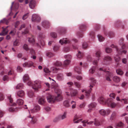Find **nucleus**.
I'll use <instances>...</instances> for the list:
<instances>
[{"mask_svg": "<svg viewBox=\"0 0 128 128\" xmlns=\"http://www.w3.org/2000/svg\"><path fill=\"white\" fill-rule=\"evenodd\" d=\"M48 101V102L53 103L54 102L61 101L62 100V98L61 94H58L56 96H52L50 95L47 97Z\"/></svg>", "mask_w": 128, "mask_h": 128, "instance_id": "nucleus-1", "label": "nucleus"}, {"mask_svg": "<svg viewBox=\"0 0 128 128\" xmlns=\"http://www.w3.org/2000/svg\"><path fill=\"white\" fill-rule=\"evenodd\" d=\"M41 87L40 82L38 80H36L34 82L32 85V88L35 90H37Z\"/></svg>", "mask_w": 128, "mask_h": 128, "instance_id": "nucleus-2", "label": "nucleus"}, {"mask_svg": "<svg viewBox=\"0 0 128 128\" xmlns=\"http://www.w3.org/2000/svg\"><path fill=\"white\" fill-rule=\"evenodd\" d=\"M32 21L39 22L40 21V18L38 14H34L32 15Z\"/></svg>", "mask_w": 128, "mask_h": 128, "instance_id": "nucleus-3", "label": "nucleus"}, {"mask_svg": "<svg viewBox=\"0 0 128 128\" xmlns=\"http://www.w3.org/2000/svg\"><path fill=\"white\" fill-rule=\"evenodd\" d=\"M45 37V36L43 34L40 35L39 36L38 39L40 40V44L43 46L45 45V42L43 40Z\"/></svg>", "mask_w": 128, "mask_h": 128, "instance_id": "nucleus-4", "label": "nucleus"}, {"mask_svg": "<svg viewBox=\"0 0 128 128\" xmlns=\"http://www.w3.org/2000/svg\"><path fill=\"white\" fill-rule=\"evenodd\" d=\"M42 25L43 27L46 28H48L50 26L49 22L46 20L43 21L42 22Z\"/></svg>", "mask_w": 128, "mask_h": 128, "instance_id": "nucleus-5", "label": "nucleus"}, {"mask_svg": "<svg viewBox=\"0 0 128 128\" xmlns=\"http://www.w3.org/2000/svg\"><path fill=\"white\" fill-rule=\"evenodd\" d=\"M81 115H77L75 116L74 117V119L73 120V122L74 123H78L79 122H80L82 120V119L78 120L76 121V120L81 117Z\"/></svg>", "mask_w": 128, "mask_h": 128, "instance_id": "nucleus-6", "label": "nucleus"}, {"mask_svg": "<svg viewBox=\"0 0 128 128\" xmlns=\"http://www.w3.org/2000/svg\"><path fill=\"white\" fill-rule=\"evenodd\" d=\"M36 2L34 0H30L29 3V6L31 9H34L36 6Z\"/></svg>", "mask_w": 128, "mask_h": 128, "instance_id": "nucleus-7", "label": "nucleus"}, {"mask_svg": "<svg viewBox=\"0 0 128 128\" xmlns=\"http://www.w3.org/2000/svg\"><path fill=\"white\" fill-rule=\"evenodd\" d=\"M78 92L76 89L72 90L70 92V94L71 96L73 97L76 96L78 94Z\"/></svg>", "mask_w": 128, "mask_h": 128, "instance_id": "nucleus-8", "label": "nucleus"}, {"mask_svg": "<svg viewBox=\"0 0 128 128\" xmlns=\"http://www.w3.org/2000/svg\"><path fill=\"white\" fill-rule=\"evenodd\" d=\"M60 42L62 44H67L70 42V41L67 38L65 39L63 38L61 39L60 40Z\"/></svg>", "mask_w": 128, "mask_h": 128, "instance_id": "nucleus-9", "label": "nucleus"}, {"mask_svg": "<svg viewBox=\"0 0 128 128\" xmlns=\"http://www.w3.org/2000/svg\"><path fill=\"white\" fill-rule=\"evenodd\" d=\"M40 106L38 105H36L33 109L30 110V112L31 113H34L40 110Z\"/></svg>", "mask_w": 128, "mask_h": 128, "instance_id": "nucleus-10", "label": "nucleus"}, {"mask_svg": "<svg viewBox=\"0 0 128 128\" xmlns=\"http://www.w3.org/2000/svg\"><path fill=\"white\" fill-rule=\"evenodd\" d=\"M33 64V63L31 61H28L24 63L23 64V66L24 67H29L32 66Z\"/></svg>", "mask_w": 128, "mask_h": 128, "instance_id": "nucleus-11", "label": "nucleus"}, {"mask_svg": "<svg viewBox=\"0 0 128 128\" xmlns=\"http://www.w3.org/2000/svg\"><path fill=\"white\" fill-rule=\"evenodd\" d=\"M8 27V26H7L5 28H2L3 30L2 33H0V36H4L7 34L8 31L7 29Z\"/></svg>", "mask_w": 128, "mask_h": 128, "instance_id": "nucleus-12", "label": "nucleus"}, {"mask_svg": "<svg viewBox=\"0 0 128 128\" xmlns=\"http://www.w3.org/2000/svg\"><path fill=\"white\" fill-rule=\"evenodd\" d=\"M96 105V104L95 103H92L89 105V109L88 110V112H90L92 110V108L95 107Z\"/></svg>", "mask_w": 128, "mask_h": 128, "instance_id": "nucleus-13", "label": "nucleus"}, {"mask_svg": "<svg viewBox=\"0 0 128 128\" xmlns=\"http://www.w3.org/2000/svg\"><path fill=\"white\" fill-rule=\"evenodd\" d=\"M8 97L10 101V105L12 106H15L16 104L15 103H13L12 104L13 102V100L12 98H11V96L10 95H9V96H8Z\"/></svg>", "mask_w": 128, "mask_h": 128, "instance_id": "nucleus-14", "label": "nucleus"}, {"mask_svg": "<svg viewBox=\"0 0 128 128\" xmlns=\"http://www.w3.org/2000/svg\"><path fill=\"white\" fill-rule=\"evenodd\" d=\"M29 118H30L31 119V123L32 124H35L37 121V119L34 116L31 117L30 115L28 116Z\"/></svg>", "mask_w": 128, "mask_h": 128, "instance_id": "nucleus-15", "label": "nucleus"}, {"mask_svg": "<svg viewBox=\"0 0 128 128\" xmlns=\"http://www.w3.org/2000/svg\"><path fill=\"white\" fill-rule=\"evenodd\" d=\"M113 81L116 83L119 82L120 80V78L118 76H114L112 78Z\"/></svg>", "mask_w": 128, "mask_h": 128, "instance_id": "nucleus-16", "label": "nucleus"}, {"mask_svg": "<svg viewBox=\"0 0 128 128\" xmlns=\"http://www.w3.org/2000/svg\"><path fill=\"white\" fill-rule=\"evenodd\" d=\"M64 76L62 74L60 73L58 74L57 79L58 80L61 81L62 80L64 79Z\"/></svg>", "mask_w": 128, "mask_h": 128, "instance_id": "nucleus-17", "label": "nucleus"}, {"mask_svg": "<svg viewBox=\"0 0 128 128\" xmlns=\"http://www.w3.org/2000/svg\"><path fill=\"white\" fill-rule=\"evenodd\" d=\"M90 80L91 81V83L90 84V87L92 88L93 87V86L96 83V81L93 78H90Z\"/></svg>", "mask_w": 128, "mask_h": 128, "instance_id": "nucleus-18", "label": "nucleus"}, {"mask_svg": "<svg viewBox=\"0 0 128 128\" xmlns=\"http://www.w3.org/2000/svg\"><path fill=\"white\" fill-rule=\"evenodd\" d=\"M9 22V19L7 20L6 18H4L0 20V24L2 23H5L6 25H8Z\"/></svg>", "mask_w": 128, "mask_h": 128, "instance_id": "nucleus-19", "label": "nucleus"}, {"mask_svg": "<svg viewBox=\"0 0 128 128\" xmlns=\"http://www.w3.org/2000/svg\"><path fill=\"white\" fill-rule=\"evenodd\" d=\"M17 94L19 97H23L24 95V91L21 90L18 91L17 93Z\"/></svg>", "mask_w": 128, "mask_h": 128, "instance_id": "nucleus-20", "label": "nucleus"}, {"mask_svg": "<svg viewBox=\"0 0 128 128\" xmlns=\"http://www.w3.org/2000/svg\"><path fill=\"white\" fill-rule=\"evenodd\" d=\"M66 112H64L63 114L60 115L58 116L59 118L62 120L64 119L66 117Z\"/></svg>", "mask_w": 128, "mask_h": 128, "instance_id": "nucleus-21", "label": "nucleus"}, {"mask_svg": "<svg viewBox=\"0 0 128 128\" xmlns=\"http://www.w3.org/2000/svg\"><path fill=\"white\" fill-rule=\"evenodd\" d=\"M124 124V123H122L121 122H120L118 123H116L115 124V127H123Z\"/></svg>", "mask_w": 128, "mask_h": 128, "instance_id": "nucleus-22", "label": "nucleus"}, {"mask_svg": "<svg viewBox=\"0 0 128 128\" xmlns=\"http://www.w3.org/2000/svg\"><path fill=\"white\" fill-rule=\"evenodd\" d=\"M45 98H41L39 99L38 102L39 104H43L45 102Z\"/></svg>", "mask_w": 128, "mask_h": 128, "instance_id": "nucleus-23", "label": "nucleus"}, {"mask_svg": "<svg viewBox=\"0 0 128 128\" xmlns=\"http://www.w3.org/2000/svg\"><path fill=\"white\" fill-rule=\"evenodd\" d=\"M63 104L64 106L66 107H68L70 106L69 102L67 100L64 101L63 102Z\"/></svg>", "mask_w": 128, "mask_h": 128, "instance_id": "nucleus-24", "label": "nucleus"}, {"mask_svg": "<svg viewBox=\"0 0 128 128\" xmlns=\"http://www.w3.org/2000/svg\"><path fill=\"white\" fill-rule=\"evenodd\" d=\"M81 67L80 66L76 67L75 68V71L78 74H80L81 73Z\"/></svg>", "mask_w": 128, "mask_h": 128, "instance_id": "nucleus-25", "label": "nucleus"}, {"mask_svg": "<svg viewBox=\"0 0 128 128\" xmlns=\"http://www.w3.org/2000/svg\"><path fill=\"white\" fill-rule=\"evenodd\" d=\"M87 28L85 24H82L80 26V29L82 31L85 30Z\"/></svg>", "mask_w": 128, "mask_h": 128, "instance_id": "nucleus-26", "label": "nucleus"}, {"mask_svg": "<svg viewBox=\"0 0 128 128\" xmlns=\"http://www.w3.org/2000/svg\"><path fill=\"white\" fill-rule=\"evenodd\" d=\"M59 70V68H57L54 67H52L50 68L51 70L54 73H56Z\"/></svg>", "mask_w": 128, "mask_h": 128, "instance_id": "nucleus-27", "label": "nucleus"}, {"mask_svg": "<svg viewBox=\"0 0 128 128\" xmlns=\"http://www.w3.org/2000/svg\"><path fill=\"white\" fill-rule=\"evenodd\" d=\"M55 93L58 94H61L62 93L61 90L58 88H56L54 90Z\"/></svg>", "mask_w": 128, "mask_h": 128, "instance_id": "nucleus-28", "label": "nucleus"}, {"mask_svg": "<svg viewBox=\"0 0 128 128\" xmlns=\"http://www.w3.org/2000/svg\"><path fill=\"white\" fill-rule=\"evenodd\" d=\"M29 80V77L28 75L27 74L24 75L23 77V80L25 82L27 80Z\"/></svg>", "mask_w": 128, "mask_h": 128, "instance_id": "nucleus-29", "label": "nucleus"}, {"mask_svg": "<svg viewBox=\"0 0 128 128\" xmlns=\"http://www.w3.org/2000/svg\"><path fill=\"white\" fill-rule=\"evenodd\" d=\"M104 72L103 68H100L98 70V74L100 76L103 74Z\"/></svg>", "mask_w": 128, "mask_h": 128, "instance_id": "nucleus-30", "label": "nucleus"}, {"mask_svg": "<svg viewBox=\"0 0 128 128\" xmlns=\"http://www.w3.org/2000/svg\"><path fill=\"white\" fill-rule=\"evenodd\" d=\"M98 102L101 104H103L104 103V98L103 96L99 98L98 100Z\"/></svg>", "mask_w": 128, "mask_h": 128, "instance_id": "nucleus-31", "label": "nucleus"}, {"mask_svg": "<svg viewBox=\"0 0 128 128\" xmlns=\"http://www.w3.org/2000/svg\"><path fill=\"white\" fill-rule=\"evenodd\" d=\"M96 69V67L93 66L89 70V72L90 73L93 74Z\"/></svg>", "mask_w": 128, "mask_h": 128, "instance_id": "nucleus-32", "label": "nucleus"}, {"mask_svg": "<svg viewBox=\"0 0 128 128\" xmlns=\"http://www.w3.org/2000/svg\"><path fill=\"white\" fill-rule=\"evenodd\" d=\"M16 102L19 105H21L23 104L24 101L22 100L19 99L17 100Z\"/></svg>", "mask_w": 128, "mask_h": 128, "instance_id": "nucleus-33", "label": "nucleus"}, {"mask_svg": "<svg viewBox=\"0 0 128 128\" xmlns=\"http://www.w3.org/2000/svg\"><path fill=\"white\" fill-rule=\"evenodd\" d=\"M116 72L118 74L122 75L124 74L123 72L120 69H118L116 70Z\"/></svg>", "mask_w": 128, "mask_h": 128, "instance_id": "nucleus-34", "label": "nucleus"}, {"mask_svg": "<svg viewBox=\"0 0 128 128\" xmlns=\"http://www.w3.org/2000/svg\"><path fill=\"white\" fill-rule=\"evenodd\" d=\"M28 96L30 98L33 97L34 96V94L32 90L30 91L28 93Z\"/></svg>", "mask_w": 128, "mask_h": 128, "instance_id": "nucleus-35", "label": "nucleus"}, {"mask_svg": "<svg viewBox=\"0 0 128 128\" xmlns=\"http://www.w3.org/2000/svg\"><path fill=\"white\" fill-rule=\"evenodd\" d=\"M23 87V84H18L16 87V89H21Z\"/></svg>", "mask_w": 128, "mask_h": 128, "instance_id": "nucleus-36", "label": "nucleus"}, {"mask_svg": "<svg viewBox=\"0 0 128 128\" xmlns=\"http://www.w3.org/2000/svg\"><path fill=\"white\" fill-rule=\"evenodd\" d=\"M62 64V63L58 61H57L54 64V65L56 66H60Z\"/></svg>", "mask_w": 128, "mask_h": 128, "instance_id": "nucleus-37", "label": "nucleus"}, {"mask_svg": "<svg viewBox=\"0 0 128 128\" xmlns=\"http://www.w3.org/2000/svg\"><path fill=\"white\" fill-rule=\"evenodd\" d=\"M66 31V29L64 28L61 29L59 31V33L60 34H62L65 32Z\"/></svg>", "mask_w": 128, "mask_h": 128, "instance_id": "nucleus-38", "label": "nucleus"}, {"mask_svg": "<svg viewBox=\"0 0 128 128\" xmlns=\"http://www.w3.org/2000/svg\"><path fill=\"white\" fill-rule=\"evenodd\" d=\"M44 72L48 74H50V70L49 69L47 68H44Z\"/></svg>", "mask_w": 128, "mask_h": 128, "instance_id": "nucleus-39", "label": "nucleus"}, {"mask_svg": "<svg viewBox=\"0 0 128 128\" xmlns=\"http://www.w3.org/2000/svg\"><path fill=\"white\" fill-rule=\"evenodd\" d=\"M28 40L30 42L32 43L33 44L34 43L35 40L32 38H29Z\"/></svg>", "mask_w": 128, "mask_h": 128, "instance_id": "nucleus-40", "label": "nucleus"}, {"mask_svg": "<svg viewBox=\"0 0 128 128\" xmlns=\"http://www.w3.org/2000/svg\"><path fill=\"white\" fill-rule=\"evenodd\" d=\"M90 36L92 39H94L95 37L94 32L92 31L91 32L90 34Z\"/></svg>", "mask_w": 128, "mask_h": 128, "instance_id": "nucleus-41", "label": "nucleus"}, {"mask_svg": "<svg viewBox=\"0 0 128 128\" xmlns=\"http://www.w3.org/2000/svg\"><path fill=\"white\" fill-rule=\"evenodd\" d=\"M98 40L100 42H102L104 41V38L103 37L100 35H98Z\"/></svg>", "mask_w": 128, "mask_h": 128, "instance_id": "nucleus-42", "label": "nucleus"}, {"mask_svg": "<svg viewBox=\"0 0 128 128\" xmlns=\"http://www.w3.org/2000/svg\"><path fill=\"white\" fill-rule=\"evenodd\" d=\"M71 104H72V108H74L76 107V102H75L72 101L71 102Z\"/></svg>", "mask_w": 128, "mask_h": 128, "instance_id": "nucleus-43", "label": "nucleus"}, {"mask_svg": "<svg viewBox=\"0 0 128 128\" xmlns=\"http://www.w3.org/2000/svg\"><path fill=\"white\" fill-rule=\"evenodd\" d=\"M83 56V54L81 53L80 52H79L78 54H77V55L78 58H82Z\"/></svg>", "mask_w": 128, "mask_h": 128, "instance_id": "nucleus-44", "label": "nucleus"}, {"mask_svg": "<svg viewBox=\"0 0 128 128\" xmlns=\"http://www.w3.org/2000/svg\"><path fill=\"white\" fill-rule=\"evenodd\" d=\"M54 56V54L51 52H48L46 54V56L49 58H51Z\"/></svg>", "mask_w": 128, "mask_h": 128, "instance_id": "nucleus-45", "label": "nucleus"}, {"mask_svg": "<svg viewBox=\"0 0 128 128\" xmlns=\"http://www.w3.org/2000/svg\"><path fill=\"white\" fill-rule=\"evenodd\" d=\"M92 90L91 88H90V89L88 91H86L85 92L86 93V95L87 97H88L89 96L90 94V93Z\"/></svg>", "mask_w": 128, "mask_h": 128, "instance_id": "nucleus-46", "label": "nucleus"}, {"mask_svg": "<svg viewBox=\"0 0 128 128\" xmlns=\"http://www.w3.org/2000/svg\"><path fill=\"white\" fill-rule=\"evenodd\" d=\"M19 43L18 40L16 39L14 42V45L15 46H18L19 45Z\"/></svg>", "mask_w": 128, "mask_h": 128, "instance_id": "nucleus-47", "label": "nucleus"}, {"mask_svg": "<svg viewBox=\"0 0 128 128\" xmlns=\"http://www.w3.org/2000/svg\"><path fill=\"white\" fill-rule=\"evenodd\" d=\"M94 124L96 126H98L100 124V123L97 119H95Z\"/></svg>", "mask_w": 128, "mask_h": 128, "instance_id": "nucleus-48", "label": "nucleus"}, {"mask_svg": "<svg viewBox=\"0 0 128 128\" xmlns=\"http://www.w3.org/2000/svg\"><path fill=\"white\" fill-rule=\"evenodd\" d=\"M16 29H14L12 30L10 33V34H11L12 36H14L15 34L16 33Z\"/></svg>", "mask_w": 128, "mask_h": 128, "instance_id": "nucleus-49", "label": "nucleus"}, {"mask_svg": "<svg viewBox=\"0 0 128 128\" xmlns=\"http://www.w3.org/2000/svg\"><path fill=\"white\" fill-rule=\"evenodd\" d=\"M23 48L26 51H28L30 50V49L28 47V45L26 44H24V45L23 46Z\"/></svg>", "mask_w": 128, "mask_h": 128, "instance_id": "nucleus-50", "label": "nucleus"}, {"mask_svg": "<svg viewBox=\"0 0 128 128\" xmlns=\"http://www.w3.org/2000/svg\"><path fill=\"white\" fill-rule=\"evenodd\" d=\"M117 105V104L114 102H112L110 104V106L112 108H115Z\"/></svg>", "mask_w": 128, "mask_h": 128, "instance_id": "nucleus-51", "label": "nucleus"}, {"mask_svg": "<svg viewBox=\"0 0 128 128\" xmlns=\"http://www.w3.org/2000/svg\"><path fill=\"white\" fill-rule=\"evenodd\" d=\"M74 84L78 88H80V84L79 83L76 82H74Z\"/></svg>", "mask_w": 128, "mask_h": 128, "instance_id": "nucleus-52", "label": "nucleus"}, {"mask_svg": "<svg viewBox=\"0 0 128 128\" xmlns=\"http://www.w3.org/2000/svg\"><path fill=\"white\" fill-rule=\"evenodd\" d=\"M70 61L69 60H67L64 61V64L65 65H67L70 63Z\"/></svg>", "mask_w": 128, "mask_h": 128, "instance_id": "nucleus-53", "label": "nucleus"}, {"mask_svg": "<svg viewBox=\"0 0 128 128\" xmlns=\"http://www.w3.org/2000/svg\"><path fill=\"white\" fill-rule=\"evenodd\" d=\"M51 36L53 38H55L56 37V34L54 32H51L50 34Z\"/></svg>", "mask_w": 128, "mask_h": 128, "instance_id": "nucleus-54", "label": "nucleus"}, {"mask_svg": "<svg viewBox=\"0 0 128 128\" xmlns=\"http://www.w3.org/2000/svg\"><path fill=\"white\" fill-rule=\"evenodd\" d=\"M88 46V44L86 42H84L82 44V47L83 48H86Z\"/></svg>", "mask_w": 128, "mask_h": 128, "instance_id": "nucleus-55", "label": "nucleus"}, {"mask_svg": "<svg viewBox=\"0 0 128 128\" xmlns=\"http://www.w3.org/2000/svg\"><path fill=\"white\" fill-rule=\"evenodd\" d=\"M101 52L100 51H98L96 53V56L98 57H99L100 56Z\"/></svg>", "mask_w": 128, "mask_h": 128, "instance_id": "nucleus-56", "label": "nucleus"}, {"mask_svg": "<svg viewBox=\"0 0 128 128\" xmlns=\"http://www.w3.org/2000/svg\"><path fill=\"white\" fill-rule=\"evenodd\" d=\"M28 16V13H27L24 15L22 17V19L24 20L26 19Z\"/></svg>", "mask_w": 128, "mask_h": 128, "instance_id": "nucleus-57", "label": "nucleus"}, {"mask_svg": "<svg viewBox=\"0 0 128 128\" xmlns=\"http://www.w3.org/2000/svg\"><path fill=\"white\" fill-rule=\"evenodd\" d=\"M59 47L58 46H54L53 50L54 51H57Z\"/></svg>", "mask_w": 128, "mask_h": 128, "instance_id": "nucleus-58", "label": "nucleus"}, {"mask_svg": "<svg viewBox=\"0 0 128 128\" xmlns=\"http://www.w3.org/2000/svg\"><path fill=\"white\" fill-rule=\"evenodd\" d=\"M64 57L66 58H67L68 59H70L72 58V57L70 55H68L65 56Z\"/></svg>", "mask_w": 128, "mask_h": 128, "instance_id": "nucleus-59", "label": "nucleus"}, {"mask_svg": "<svg viewBox=\"0 0 128 128\" xmlns=\"http://www.w3.org/2000/svg\"><path fill=\"white\" fill-rule=\"evenodd\" d=\"M70 50V48L68 47H66L64 48V51L65 52H68Z\"/></svg>", "mask_w": 128, "mask_h": 128, "instance_id": "nucleus-60", "label": "nucleus"}, {"mask_svg": "<svg viewBox=\"0 0 128 128\" xmlns=\"http://www.w3.org/2000/svg\"><path fill=\"white\" fill-rule=\"evenodd\" d=\"M106 51L107 53H110L112 51V50L109 48H107L106 49Z\"/></svg>", "mask_w": 128, "mask_h": 128, "instance_id": "nucleus-61", "label": "nucleus"}, {"mask_svg": "<svg viewBox=\"0 0 128 128\" xmlns=\"http://www.w3.org/2000/svg\"><path fill=\"white\" fill-rule=\"evenodd\" d=\"M29 30L28 29L26 28L24 32H22V34H27L28 33Z\"/></svg>", "mask_w": 128, "mask_h": 128, "instance_id": "nucleus-62", "label": "nucleus"}, {"mask_svg": "<svg viewBox=\"0 0 128 128\" xmlns=\"http://www.w3.org/2000/svg\"><path fill=\"white\" fill-rule=\"evenodd\" d=\"M30 53L32 55H35V52L34 50L32 49H30Z\"/></svg>", "mask_w": 128, "mask_h": 128, "instance_id": "nucleus-63", "label": "nucleus"}, {"mask_svg": "<svg viewBox=\"0 0 128 128\" xmlns=\"http://www.w3.org/2000/svg\"><path fill=\"white\" fill-rule=\"evenodd\" d=\"M99 113L101 115L104 116V110L102 109L100 110Z\"/></svg>", "mask_w": 128, "mask_h": 128, "instance_id": "nucleus-64", "label": "nucleus"}]
</instances>
